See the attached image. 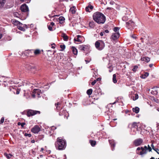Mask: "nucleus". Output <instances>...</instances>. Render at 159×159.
<instances>
[{"label":"nucleus","mask_w":159,"mask_h":159,"mask_svg":"<svg viewBox=\"0 0 159 159\" xmlns=\"http://www.w3.org/2000/svg\"><path fill=\"white\" fill-rule=\"evenodd\" d=\"M141 149V148H140V147H138L137 148V152H139L138 151Z\"/></svg>","instance_id":"obj_52"},{"label":"nucleus","mask_w":159,"mask_h":159,"mask_svg":"<svg viewBox=\"0 0 159 159\" xmlns=\"http://www.w3.org/2000/svg\"><path fill=\"white\" fill-rule=\"evenodd\" d=\"M97 82V80H95L93 81V82H92L91 83V84L92 85H94Z\"/></svg>","instance_id":"obj_44"},{"label":"nucleus","mask_w":159,"mask_h":159,"mask_svg":"<svg viewBox=\"0 0 159 159\" xmlns=\"http://www.w3.org/2000/svg\"><path fill=\"white\" fill-rule=\"evenodd\" d=\"M4 117H2L0 121V124H2L4 121Z\"/></svg>","instance_id":"obj_37"},{"label":"nucleus","mask_w":159,"mask_h":159,"mask_svg":"<svg viewBox=\"0 0 159 159\" xmlns=\"http://www.w3.org/2000/svg\"><path fill=\"white\" fill-rule=\"evenodd\" d=\"M95 46L98 50H101L104 48L105 45L102 40H99L96 42Z\"/></svg>","instance_id":"obj_3"},{"label":"nucleus","mask_w":159,"mask_h":159,"mask_svg":"<svg viewBox=\"0 0 159 159\" xmlns=\"http://www.w3.org/2000/svg\"><path fill=\"white\" fill-rule=\"evenodd\" d=\"M33 93H35L38 97H39L41 93V90L39 89H34V90Z\"/></svg>","instance_id":"obj_13"},{"label":"nucleus","mask_w":159,"mask_h":159,"mask_svg":"<svg viewBox=\"0 0 159 159\" xmlns=\"http://www.w3.org/2000/svg\"><path fill=\"white\" fill-rule=\"evenodd\" d=\"M40 112L39 111L30 110L27 111V116H30L36 114H40Z\"/></svg>","instance_id":"obj_4"},{"label":"nucleus","mask_w":159,"mask_h":159,"mask_svg":"<svg viewBox=\"0 0 159 159\" xmlns=\"http://www.w3.org/2000/svg\"><path fill=\"white\" fill-rule=\"evenodd\" d=\"M40 130V128L38 125H35L32 128L31 131L34 134H37Z\"/></svg>","instance_id":"obj_6"},{"label":"nucleus","mask_w":159,"mask_h":159,"mask_svg":"<svg viewBox=\"0 0 159 159\" xmlns=\"http://www.w3.org/2000/svg\"><path fill=\"white\" fill-rule=\"evenodd\" d=\"M32 96L34 98L35 96H37L36 94H35V93H34V94H33L32 95Z\"/></svg>","instance_id":"obj_55"},{"label":"nucleus","mask_w":159,"mask_h":159,"mask_svg":"<svg viewBox=\"0 0 159 159\" xmlns=\"http://www.w3.org/2000/svg\"><path fill=\"white\" fill-rule=\"evenodd\" d=\"M60 47L61 49L60 50L61 51H63L65 48V46L64 44L60 45Z\"/></svg>","instance_id":"obj_34"},{"label":"nucleus","mask_w":159,"mask_h":159,"mask_svg":"<svg viewBox=\"0 0 159 159\" xmlns=\"http://www.w3.org/2000/svg\"><path fill=\"white\" fill-rule=\"evenodd\" d=\"M103 32H104V33H108L109 32V31L108 30H105Z\"/></svg>","instance_id":"obj_53"},{"label":"nucleus","mask_w":159,"mask_h":159,"mask_svg":"<svg viewBox=\"0 0 159 159\" xmlns=\"http://www.w3.org/2000/svg\"><path fill=\"white\" fill-rule=\"evenodd\" d=\"M149 75V73L148 72H146L145 73L144 75L142 76V78H145L146 77L148 76Z\"/></svg>","instance_id":"obj_35"},{"label":"nucleus","mask_w":159,"mask_h":159,"mask_svg":"<svg viewBox=\"0 0 159 159\" xmlns=\"http://www.w3.org/2000/svg\"><path fill=\"white\" fill-rule=\"evenodd\" d=\"M30 51L31 52H34V54L35 55L39 54H40V50L39 49H36L34 50H31Z\"/></svg>","instance_id":"obj_18"},{"label":"nucleus","mask_w":159,"mask_h":159,"mask_svg":"<svg viewBox=\"0 0 159 159\" xmlns=\"http://www.w3.org/2000/svg\"><path fill=\"white\" fill-rule=\"evenodd\" d=\"M132 127L138 129V125H137V123L136 122H134L132 124Z\"/></svg>","instance_id":"obj_26"},{"label":"nucleus","mask_w":159,"mask_h":159,"mask_svg":"<svg viewBox=\"0 0 159 159\" xmlns=\"http://www.w3.org/2000/svg\"><path fill=\"white\" fill-rule=\"evenodd\" d=\"M158 88L157 87H154L152 88L151 92V93L153 95H157L158 93Z\"/></svg>","instance_id":"obj_11"},{"label":"nucleus","mask_w":159,"mask_h":159,"mask_svg":"<svg viewBox=\"0 0 159 159\" xmlns=\"http://www.w3.org/2000/svg\"><path fill=\"white\" fill-rule=\"evenodd\" d=\"M17 27L20 30L25 31V29L27 28V25L25 24L23 25L21 23Z\"/></svg>","instance_id":"obj_7"},{"label":"nucleus","mask_w":159,"mask_h":159,"mask_svg":"<svg viewBox=\"0 0 159 159\" xmlns=\"http://www.w3.org/2000/svg\"><path fill=\"white\" fill-rule=\"evenodd\" d=\"M143 142V139L140 138H139L135 140L133 142V143L135 146H137L141 145Z\"/></svg>","instance_id":"obj_5"},{"label":"nucleus","mask_w":159,"mask_h":159,"mask_svg":"<svg viewBox=\"0 0 159 159\" xmlns=\"http://www.w3.org/2000/svg\"><path fill=\"white\" fill-rule=\"evenodd\" d=\"M126 27L129 29L132 27H133L134 25V22L131 20H130L126 22Z\"/></svg>","instance_id":"obj_8"},{"label":"nucleus","mask_w":159,"mask_h":159,"mask_svg":"<svg viewBox=\"0 0 159 159\" xmlns=\"http://www.w3.org/2000/svg\"><path fill=\"white\" fill-rule=\"evenodd\" d=\"M56 127L54 126H52V127H51V128H50V129L51 130H54L55 129H56Z\"/></svg>","instance_id":"obj_42"},{"label":"nucleus","mask_w":159,"mask_h":159,"mask_svg":"<svg viewBox=\"0 0 159 159\" xmlns=\"http://www.w3.org/2000/svg\"><path fill=\"white\" fill-rule=\"evenodd\" d=\"M12 21L13 22V23L15 25H17V26L19 25L21 23L19 21L16 20H12Z\"/></svg>","instance_id":"obj_24"},{"label":"nucleus","mask_w":159,"mask_h":159,"mask_svg":"<svg viewBox=\"0 0 159 159\" xmlns=\"http://www.w3.org/2000/svg\"><path fill=\"white\" fill-rule=\"evenodd\" d=\"M91 145V146L93 147L95 146L96 143V142L95 141H94L92 140H90L89 141Z\"/></svg>","instance_id":"obj_30"},{"label":"nucleus","mask_w":159,"mask_h":159,"mask_svg":"<svg viewBox=\"0 0 159 159\" xmlns=\"http://www.w3.org/2000/svg\"><path fill=\"white\" fill-rule=\"evenodd\" d=\"M64 111V113L65 114H66V113H67V114H68V116H66V115H64V117L65 118L66 117V118L67 119H68V117L69 116L68 113L67 112H66V111Z\"/></svg>","instance_id":"obj_41"},{"label":"nucleus","mask_w":159,"mask_h":159,"mask_svg":"<svg viewBox=\"0 0 159 159\" xmlns=\"http://www.w3.org/2000/svg\"><path fill=\"white\" fill-rule=\"evenodd\" d=\"M65 18L63 16H60L59 18V23H62L63 21L65 20Z\"/></svg>","instance_id":"obj_28"},{"label":"nucleus","mask_w":159,"mask_h":159,"mask_svg":"<svg viewBox=\"0 0 159 159\" xmlns=\"http://www.w3.org/2000/svg\"><path fill=\"white\" fill-rule=\"evenodd\" d=\"M151 147H152V149L154 150L155 149L154 146L153 145V143H152L151 145Z\"/></svg>","instance_id":"obj_54"},{"label":"nucleus","mask_w":159,"mask_h":159,"mask_svg":"<svg viewBox=\"0 0 159 159\" xmlns=\"http://www.w3.org/2000/svg\"><path fill=\"white\" fill-rule=\"evenodd\" d=\"M101 80V78H98L97 79V80H97V81H99V80Z\"/></svg>","instance_id":"obj_60"},{"label":"nucleus","mask_w":159,"mask_h":159,"mask_svg":"<svg viewBox=\"0 0 159 159\" xmlns=\"http://www.w3.org/2000/svg\"><path fill=\"white\" fill-rule=\"evenodd\" d=\"M85 61L86 62V63H89V61H87V60H85Z\"/></svg>","instance_id":"obj_63"},{"label":"nucleus","mask_w":159,"mask_h":159,"mask_svg":"<svg viewBox=\"0 0 159 159\" xmlns=\"http://www.w3.org/2000/svg\"><path fill=\"white\" fill-rule=\"evenodd\" d=\"M153 66V64H149V66L150 67H152Z\"/></svg>","instance_id":"obj_58"},{"label":"nucleus","mask_w":159,"mask_h":159,"mask_svg":"<svg viewBox=\"0 0 159 159\" xmlns=\"http://www.w3.org/2000/svg\"><path fill=\"white\" fill-rule=\"evenodd\" d=\"M25 125V123L24 122V123H21V126L22 127H23L24 125Z\"/></svg>","instance_id":"obj_49"},{"label":"nucleus","mask_w":159,"mask_h":159,"mask_svg":"<svg viewBox=\"0 0 159 159\" xmlns=\"http://www.w3.org/2000/svg\"><path fill=\"white\" fill-rule=\"evenodd\" d=\"M141 149L142 151L140 152H137V153L140 155H142L143 154H146L147 152V151L145 149L142 147H141Z\"/></svg>","instance_id":"obj_14"},{"label":"nucleus","mask_w":159,"mask_h":159,"mask_svg":"<svg viewBox=\"0 0 159 159\" xmlns=\"http://www.w3.org/2000/svg\"><path fill=\"white\" fill-rule=\"evenodd\" d=\"M55 106L56 107L57 110H60L61 108V102H58L55 104Z\"/></svg>","instance_id":"obj_17"},{"label":"nucleus","mask_w":159,"mask_h":159,"mask_svg":"<svg viewBox=\"0 0 159 159\" xmlns=\"http://www.w3.org/2000/svg\"><path fill=\"white\" fill-rule=\"evenodd\" d=\"M120 36L119 33H115L112 35L111 36V39L113 40H116Z\"/></svg>","instance_id":"obj_10"},{"label":"nucleus","mask_w":159,"mask_h":159,"mask_svg":"<svg viewBox=\"0 0 159 159\" xmlns=\"http://www.w3.org/2000/svg\"><path fill=\"white\" fill-rule=\"evenodd\" d=\"M31 84L29 82H28L26 81H25L24 83L23 86H25L28 87L29 86H30Z\"/></svg>","instance_id":"obj_29"},{"label":"nucleus","mask_w":159,"mask_h":159,"mask_svg":"<svg viewBox=\"0 0 159 159\" xmlns=\"http://www.w3.org/2000/svg\"><path fill=\"white\" fill-rule=\"evenodd\" d=\"M22 2H25L26 3H29L30 1L31 0H20Z\"/></svg>","instance_id":"obj_40"},{"label":"nucleus","mask_w":159,"mask_h":159,"mask_svg":"<svg viewBox=\"0 0 159 159\" xmlns=\"http://www.w3.org/2000/svg\"><path fill=\"white\" fill-rule=\"evenodd\" d=\"M143 148L145 149H146V150L147 151L148 150V148L146 146H145Z\"/></svg>","instance_id":"obj_56"},{"label":"nucleus","mask_w":159,"mask_h":159,"mask_svg":"<svg viewBox=\"0 0 159 159\" xmlns=\"http://www.w3.org/2000/svg\"><path fill=\"white\" fill-rule=\"evenodd\" d=\"M154 150L156 151L158 154H159V149L157 148H155Z\"/></svg>","instance_id":"obj_46"},{"label":"nucleus","mask_w":159,"mask_h":159,"mask_svg":"<svg viewBox=\"0 0 159 159\" xmlns=\"http://www.w3.org/2000/svg\"><path fill=\"white\" fill-rule=\"evenodd\" d=\"M109 142L110 143V144L111 145L112 147H115V144L113 141L112 140H109Z\"/></svg>","instance_id":"obj_33"},{"label":"nucleus","mask_w":159,"mask_h":159,"mask_svg":"<svg viewBox=\"0 0 159 159\" xmlns=\"http://www.w3.org/2000/svg\"><path fill=\"white\" fill-rule=\"evenodd\" d=\"M61 36L63 37L64 41H66L68 39V37L66 34L65 33H62L61 34Z\"/></svg>","instance_id":"obj_19"},{"label":"nucleus","mask_w":159,"mask_h":159,"mask_svg":"<svg viewBox=\"0 0 159 159\" xmlns=\"http://www.w3.org/2000/svg\"><path fill=\"white\" fill-rule=\"evenodd\" d=\"M138 98V95L137 94H136L135 95V99H133L134 100H136Z\"/></svg>","instance_id":"obj_43"},{"label":"nucleus","mask_w":159,"mask_h":159,"mask_svg":"<svg viewBox=\"0 0 159 159\" xmlns=\"http://www.w3.org/2000/svg\"><path fill=\"white\" fill-rule=\"evenodd\" d=\"M76 7L75 6H73L70 8V12H71L72 14H75L76 11Z\"/></svg>","instance_id":"obj_16"},{"label":"nucleus","mask_w":159,"mask_h":159,"mask_svg":"<svg viewBox=\"0 0 159 159\" xmlns=\"http://www.w3.org/2000/svg\"><path fill=\"white\" fill-rule=\"evenodd\" d=\"M133 112H135L136 113H138L139 112V108L138 107H135L132 109Z\"/></svg>","instance_id":"obj_21"},{"label":"nucleus","mask_w":159,"mask_h":159,"mask_svg":"<svg viewBox=\"0 0 159 159\" xmlns=\"http://www.w3.org/2000/svg\"><path fill=\"white\" fill-rule=\"evenodd\" d=\"M110 4L111 5H113L115 4V2L113 1H111L110 2Z\"/></svg>","instance_id":"obj_50"},{"label":"nucleus","mask_w":159,"mask_h":159,"mask_svg":"<svg viewBox=\"0 0 159 159\" xmlns=\"http://www.w3.org/2000/svg\"><path fill=\"white\" fill-rule=\"evenodd\" d=\"M51 48H55V47L54 46H52Z\"/></svg>","instance_id":"obj_64"},{"label":"nucleus","mask_w":159,"mask_h":159,"mask_svg":"<svg viewBox=\"0 0 159 159\" xmlns=\"http://www.w3.org/2000/svg\"><path fill=\"white\" fill-rule=\"evenodd\" d=\"M85 10H86V11H89V8L88 6L87 7H86V8H85Z\"/></svg>","instance_id":"obj_48"},{"label":"nucleus","mask_w":159,"mask_h":159,"mask_svg":"<svg viewBox=\"0 0 159 159\" xmlns=\"http://www.w3.org/2000/svg\"><path fill=\"white\" fill-rule=\"evenodd\" d=\"M71 49L73 53L75 55H77L78 53L77 49L73 47H72Z\"/></svg>","instance_id":"obj_22"},{"label":"nucleus","mask_w":159,"mask_h":159,"mask_svg":"<svg viewBox=\"0 0 159 159\" xmlns=\"http://www.w3.org/2000/svg\"><path fill=\"white\" fill-rule=\"evenodd\" d=\"M55 145L57 149L62 150L65 149L66 147V141L61 137H58L55 142Z\"/></svg>","instance_id":"obj_1"},{"label":"nucleus","mask_w":159,"mask_h":159,"mask_svg":"<svg viewBox=\"0 0 159 159\" xmlns=\"http://www.w3.org/2000/svg\"><path fill=\"white\" fill-rule=\"evenodd\" d=\"M43 150H44V148H41V151L43 152Z\"/></svg>","instance_id":"obj_61"},{"label":"nucleus","mask_w":159,"mask_h":159,"mask_svg":"<svg viewBox=\"0 0 159 159\" xmlns=\"http://www.w3.org/2000/svg\"><path fill=\"white\" fill-rule=\"evenodd\" d=\"M116 75L114 74L113 75L112 80L114 83H116L117 82V80L116 78Z\"/></svg>","instance_id":"obj_27"},{"label":"nucleus","mask_w":159,"mask_h":159,"mask_svg":"<svg viewBox=\"0 0 159 159\" xmlns=\"http://www.w3.org/2000/svg\"><path fill=\"white\" fill-rule=\"evenodd\" d=\"M34 142H35V140H32L31 141V143H34Z\"/></svg>","instance_id":"obj_59"},{"label":"nucleus","mask_w":159,"mask_h":159,"mask_svg":"<svg viewBox=\"0 0 159 159\" xmlns=\"http://www.w3.org/2000/svg\"><path fill=\"white\" fill-rule=\"evenodd\" d=\"M119 29V28L118 27H115L114 28V31L115 32H117Z\"/></svg>","instance_id":"obj_38"},{"label":"nucleus","mask_w":159,"mask_h":159,"mask_svg":"<svg viewBox=\"0 0 159 159\" xmlns=\"http://www.w3.org/2000/svg\"><path fill=\"white\" fill-rule=\"evenodd\" d=\"M92 92L93 90L92 89H90L87 90V93L88 95H90L92 94Z\"/></svg>","instance_id":"obj_32"},{"label":"nucleus","mask_w":159,"mask_h":159,"mask_svg":"<svg viewBox=\"0 0 159 159\" xmlns=\"http://www.w3.org/2000/svg\"><path fill=\"white\" fill-rule=\"evenodd\" d=\"M104 34V32H101L100 33V35L101 36H103V34Z\"/></svg>","instance_id":"obj_51"},{"label":"nucleus","mask_w":159,"mask_h":159,"mask_svg":"<svg viewBox=\"0 0 159 159\" xmlns=\"http://www.w3.org/2000/svg\"><path fill=\"white\" fill-rule=\"evenodd\" d=\"M78 48L79 50L82 51H85L87 49V47L86 45H80L79 46Z\"/></svg>","instance_id":"obj_15"},{"label":"nucleus","mask_w":159,"mask_h":159,"mask_svg":"<svg viewBox=\"0 0 159 159\" xmlns=\"http://www.w3.org/2000/svg\"><path fill=\"white\" fill-rule=\"evenodd\" d=\"M4 155L8 159L10 158L12 156V155L10 154H7L6 153H5L4 154Z\"/></svg>","instance_id":"obj_31"},{"label":"nucleus","mask_w":159,"mask_h":159,"mask_svg":"<svg viewBox=\"0 0 159 159\" xmlns=\"http://www.w3.org/2000/svg\"><path fill=\"white\" fill-rule=\"evenodd\" d=\"M24 135L25 136H28L29 137H30L31 136V134H30L25 133Z\"/></svg>","instance_id":"obj_39"},{"label":"nucleus","mask_w":159,"mask_h":159,"mask_svg":"<svg viewBox=\"0 0 159 159\" xmlns=\"http://www.w3.org/2000/svg\"><path fill=\"white\" fill-rule=\"evenodd\" d=\"M18 125H21V123H20V122H18Z\"/></svg>","instance_id":"obj_62"},{"label":"nucleus","mask_w":159,"mask_h":159,"mask_svg":"<svg viewBox=\"0 0 159 159\" xmlns=\"http://www.w3.org/2000/svg\"><path fill=\"white\" fill-rule=\"evenodd\" d=\"M51 134H52V132L51 131H50L48 132V134H50V135H51Z\"/></svg>","instance_id":"obj_57"},{"label":"nucleus","mask_w":159,"mask_h":159,"mask_svg":"<svg viewBox=\"0 0 159 159\" xmlns=\"http://www.w3.org/2000/svg\"><path fill=\"white\" fill-rule=\"evenodd\" d=\"M88 6L89 7V8L91 10H92L93 8V7L91 5H89Z\"/></svg>","instance_id":"obj_45"},{"label":"nucleus","mask_w":159,"mask_h":159,"mask_svg":"<svg viewBox=\"0 0 159 159\" xmlns=\"http://www.w3.org/2000/svg\"><path fill=\"white\" fill-rule=\"evenodd\" d=\"M138 67L137 66H134V68L132 69L133 71L134 72H135L137 69L138 68Z\"/></svg>","instance_id":"obj_36"},{"label":"nucleus","mask_w":159,"mask_h":159,"mask_svg":"<svg viewBox=\"0 0 159 159\" xmlns=\"http://www.w3.org/2000/svg\"><path fill=\"white\" fill-rule=\"evenodd\" d=\"M54 25V23L53 22H52L51 23L50 25H48V28L49 30H50V31L53 30L52 29V26H53Z\"/></svg>","instance_id":"obj_23"},{"label":"nucleus","mask_w":159,"mask_h":159,"mask_svg":"<svg viewBox=\"0 0 159 159\" xmlns=\"http://www.w3.org/2000/svg\"><path fill=\"white\" fill-rule=\"evenodd\" d=\"M6 2L5 0H0V7H3Z\"/></svg>","instance_id":"obj_25"},{"label":"nucleus","mask_w":159,"mask_h":159,"mask_svg":"<svg viewBox=\"0 0 159 159\" xmlns=\"http://www.w3.org/2000/svg\"><path fill=\"white\" fill-rule=\"evenodd\" d=\"M83 37L81 35H78L77 38H75L74 39V42L77 41L78 42H81Z\"/></svg>","instance_id":"obj_12"},{"label":"nucleus","mask_w":159,"mask_h":159,"mask_svg":"<svg viewBox=\"0 0 159 159\" xmlns=\"http://www.w3.org/2000/svg\"><path fill=\"white\" fill-rule=\"evenodd\" d=\"M94 20L98 24H103L105 21L106 17L102 13L97 12L93 16Z\"/></svg>","instance_id":"obj_2"},{"label":"nucleus","mask_w":159,"mask_h":159,"mask_svg":"<svg viewBox=\"0 0 159 159\" xmlns=\"http://www.w3.org/2000/svg\"><path fill=\"white\" fill-rule=\"evenodd\" d=\"M20 9L23 12H26L29 11L28 7L25 4H24L21 6Z\"/></svg>","instance_id":"obj_9"},{"label":"nucleus","mask_w":159,"mask_h":159,"mask_svg":"<svg viewBox=\"0 0 159 159\" xmlns=\"http://www.w3.org/2000/svg\"><path fill=\"white\" fill-rule=\"evenodd\" d=\"M148 151H149V152H150L152 150V148H151L150 147L149 145H148Z\"/></svg>","instance_id":"obj_47"},{"label":"nucleus","mask_w":159,"mask_h":159,"mask_svg":"<svg viewBox=\"0 0 159 159\" xmlns=\"http://www.w3.org/2000/svg\"><path fill=\"white\" fill-rule=\"evenodd\" d=\"M141 60L143 61H145L147 62H149L150 60V59L149 57H141Z\"/></svg>","instance_id":"obj_20"}]
</instances>
